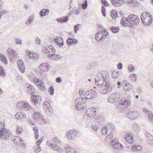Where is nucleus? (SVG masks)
<instances>
[{
  "instance_id": "e2e57ef3",
  "label": "nucleus",
  "mask_w": 153,
  "mask_h": 153,
  "mask_svg": "<svg viewBox=\"0 0 153 153\" xmlns=\"http://www.w3.org/2000/svg\"><path fill=\"white\" fill-rule=\"evenodd\" d=\"M80 25V24H77L74 26V30L75 33H76L77 30L79 29V27Z\"/></svg>"
},
{
  "instance_id": "7ed1b4c3",
  "label": "nucleus",
  "mask_w": 153,
  "mask_h": 153,
  "mask_svg": "<svg viewBox=\"0 0 153 153\" xmlns=\"http://www.w3.org/2000/svg\"><path fill=\"white\" fill-rule=\"evenodd\" d=\"M98 85L100 86V87H97V89L101 94H106L112 90V85L108 81H105L102 84L100 82V84H98Z\"/></svg>"
},
{
  "instance_id": "20e7f679",
  "label": "nucleus",
  "mask_w": 153,
  "mask_h": 153,
  "mask_svg": "<svg viewBox=\"0 0 153 153\" xmlns=\"http://www.w3.org/2000/svg\"><path fill=\"white\" fill-rule=\"evenodd\" d=\"M141 19L143 23L145 26L151 25L152 22V16L148 12H143L141 15Z\"/></svg>"
},
{
  "instance_id": "9b49d317",
  "label": "nucleus",
  "mask_w": 153,
  "mask_h": 153,
  "mask_svg": "<svg viewBox=\"0 0 153 153\" xmlns=\"http://www.w3.org/2000/svg\"><path fill=\"white\" fill-rule=\"evenodd\" d=\"M50 49H51L52 53H53L55 52V49L52 45L44 47L42 50V52L43 54H48L51 52V51H49V50Z\"/></svg>"
},
{
  "instance_id": "680f3d73",
  "label": "nucleus",
  "mask_w": 153,
  "mask_h": 153,
  "mask_svg": "<svg viewBox=\"0 0 153 153\" xmlns=\"http://www.w3.org/2000/svg\"><path fill=\"white\" fill-rule=\"evenodd\" d=\"M150 123H152L153 121V114L148 116V117Z\"/></svg>"
},
{
  "instance_id": "2f4dec72",
  "label": "nucleus",
  "mask_w": 153,
  "mask_h": 153,
  "mask_svg": "<svg viewBox=\"0 0 153 153\" xmlns=\"http://www.w3.org/2000/svg\"><path fill=\"white\" fill-rule=\"evenodd\" d=\"M52 148L53 150H56L59 152L60 153L62 152V150H61V148L56 144H53L52 147Z\"/></svg>"
},
{
  "instance_id": "69168bd1",
  "label": "nucleus",
  "mask_w": 153,
  "mask_h": 153,
  "mask_svg": "<svg viewBox=\"0 0 153 153\" xmlns=\"http://www.w3.org/2000/svg\"><path fill=\"white\" fill-rule=\"evenodd\" d=\"M49 11V10L48 9H43L42 10H41V13L42 12H44V13L45 14V15H46L47 13V14H48V13Z\"/></svg>"
},
{
  "instance_id": "864d4df0",
  "label": "nucleus",
  "mask_w": 153,
  "mask_h": 153,
  "mask_svg": "<svg viewBox=\"0 0 153 153\" xmlns=\"http://www.w3.org/2000/svg\"><path fill=\"white\" fill-rule=\"evenodd\" d=\"M73 41H72V39L71 38H68L67 40V43L69 45H72V42Z\"/></svg>"
},
{
  "instance_id": "49530a36",
  "label": "nucleus",
  "mask_w": 153,
  "mask_h": 153,
  "mask_svg": "<svg viewBox=\"0 0 153 153\" xmlns=\"http://www.w3.org/2000/svg\"><path fill=\"white\" fill-rule=\"evenodd\" d=\"M48 92L51 95L53 94L54 92V89L52 86L50 87L48 89Z\"/></svg>"
},
{
  "instance_id": "f257e3e1",
  "label": "nucleus",
  "mask_w": 153,
  "mask_h": 153,
  "mask_svg": "<svg viewBox=\"0 0 153 153\" xmlns=\"http://www.w3.org/2000/svg\"><path fill=\"white\" fill-rule=\"evenodd\" d=\"M140 21L139 18L137 16L134 14H131L127 18L123 17L120 22L123 26L133 27V25H138Z\"/></svg>"
},
{
  "instance_id": "603ef678",
  "label": "nucleus",
  "mask_w": 153,
  "mask_h": 153,
  "mask_svg": "<svg viewBox=\"0 0 153 153\" xmlns=\"http://www.w3.org/2000/svg\"><path fill=\"white\" fill-rule=\"evenodd\" d=\"M102 132L103 134H107L108 133L107 128V127H105L103 128L102 129Z\"/></svg>"
},
{
  "instance_id": "2eb2a0df",
  "label": "nucleus",
  "mask_w": 153,
  "mask_h": 153,
  "mask_svg": "<svg viewBox=\"0 0 153 153\" xmlns=\"http://www.w3.org/2000/svg\"><path fill=\"white\" fill-rule=\"evenodd\" d=\"M39 69L42 71H47L49 69V65L46 63H42L39 66Z\"/></svg>"
},
{
  "instance_id": "b1692460",
  "label": "nucleus",
  "mask_w": 153,
  "mask_h": 153,
  "mask_svg": "<svg viewBox=\"0 0 153 153\" xmlns=\"http://www.w3.org/2000/svg\"><path fill=\"white\" fill-rule=\"evenodd\" d=\"M39 88L40 91H45L46 89L44 82L39 79Z\"/></svg>"
},
{
  "instance_id": "de8ad7c7",
  "label": "nucleus",
  "mask_w": 153,
  "mask_h": 153,
  "mask_svg": "<svg viewBox=\"0 0 153 153\" xmlns=\"http://www.w3.org/2000/svg\"><path fill=\"white\" fill-rule=\"evenodd\" d=\"M38 115V112H35L32 115L33 118L35 120H38V118L37 116Z\"/></svg>"
},
{
  "instance_id": "72a5a7b5",
  "label": "nucleus",
  "mask_w": 153,
  "mask_h": 153,
  "mask_svg": "<svg viewBox=\"0 0 153 153\" xmlns=\"http://www.w3.org/2000/svg\"><path fill=\"white\" fill-rule=\"evenodd\" d=\"M110 29L113 33H117L120 30L119 27L114 26H112L111 27Z\"/></svg>"
},
{
  "instance_id": "79ce46f5",
  "label": "nucleus",
  "mask_w": 153,
  "mask_h": 153,
  "mask_svg": "<svg viewBox=\"0 0 153 153\" xmlns=\"http://www.w3.org/2000/svg\"><path fill=\"white\" fill-rule=\"evenodd\" d=\"M18 139H19V141H20L21 142L20 143V144H21V145H22L23 144L24 145L25 144L23 142V139L22 138H19L17 137H16L14 139V141H15V142L17 143V142L16 141V139L18 140ZM17 144H19V142L18 141H17Z\"/></svg>"
},
{
  "instance_id": "aec40b11",
  "label": "nucleus",
  "mask_w": 153,
  "mask_h": 153,
  "mask_svg": "<svg viewBox=\"0 0 153 153\" xmlns=\"http://www.w3.org/2000/svg\"><path fill=\"white\" fill-rule=\"evenodd\" d=\"M111 144L112 147L115 149H121L123 148V145L118 142H112Z\"/></svg>"
},
{
  "instance_id": "f704fd0d",
  "label": "nucleus",
  "mask_w": 153,
  "mask_h": 153,
  "mask_svg": "<svg viewBox=\"0 0 153 153\" xmlns=\"http://www.w3.org/2000/svg\"><path fill=\"white\" fill-rule=\"evenodd\" d=\"M117 12L116 10H113L111 12V15L113 19H115L117 17H118L117 15Z\"/></svg>"
},
{
  "instance_id": "a878e982",
  "label": "nucleus",
  "mask_w": 153,
  "mask_h": 153,
  "mask_svg": "<svg viewBox=\"0 0 153 153\" xmlns=\"http://www.w3.org/2000/svg\"><path fill=\"white\" fill-rule=\"evenodd\" d=\"M0 61L5 65L7 64V60L6 56L1 53H0Z\"/></svg>"
},
{
  "instance_id": "5701e85b",
  "label": "nucleus",
  "mask_w": 153,
  "mask_h": 153,
  "mask_svg": "<svg viewBox=\"0 0 153 153\" xmlns=\"http://www.w3.org/2000/svg\"><path fill=\"white\" fill-rule=\"evenodd\" d=\"M7 52L9 55L11 56V58H13L16 57V53L13 49H9L8 50Z\"/></svg>"
},
{
  "instance_id": "ea45409f",
  "label": "nucleus",
  "mask_w": 153,
  "mask_h": 153,
  "mask_svg": "<svg viewBox=\"0 0 153 153\" xmlns=\"http://www.w3.org/2000/svg\"><path fill=\"white\" fill-rule=\"evenodd\" d=\"M114 97L112 94L108 98V101L112 103H115L116 101L115 100Z\"/></svg>"
},
{
  "instance_id": "c9c22d12",
  "label": "nucleus",
  "mask_w": 153,
  "mask_h": 153,
  "mask_svg": "<svg viewBox=\"0 0 153 153\" xmlns=\"http://www.w3.org/2000/svg\"><path fill=\"white\" fill-rule=\"evenodd\" d=\"M112 94L114 97V98L115 99V100L116 101H118L120 98V94L119 93H116Z\"/></svg>"
},
{
  "instance_id": "774afa93",
  "label": "nucleus",
  "mask_w": 153,
  "mask_h": 153,
  "mask_svg": "<svg viewBox=\"0 0 153 153\" xmlns=\"http://www.w3.org/2000/svg\"><path fill=\"white\" fill-rule=\"evenodd\" d=\"M9 11L7 10H3L1 11H0V14H1V15H4L5 14L8 13Z\"/></svg>"
},
{
  "instance_id": "58836bf2",
  "label": "nucleus",
  "mask_w": 153,
  "mask_h": 153,
  "mask_svg": "<svg viewBox=\"0 0 153 153\" xmlns=\"http://www.w3.org/2000/svg\"><path fill=\"white\" fill-rule=\"evenodd\" d=\"M69 132L71 133V135L72 137L74 139L77 136V132L74 130H70L69 131Z\"/></svg>"
},
{
  "instance_id": "6ab92c4d",
  "label": "nucleus",
  "mask_w": 153,
  "mask_h": 153,
  "mask_svg": "<svg viewBox=\"0 0 153 153\" xmlns=\"http://www.w3.org/2000/svg\"><path fill=\"white\" fill-rule=\"evenodd\" d=\"M125 139L127 143L131 144L133 143L134 140L132 134L126 133L125 135Z\"/></svg>"
},
{
  "instance_id": "c03bdc74",
  "label": "nucleus",
  "mask_w": 153,
  "mask_h": 153,
  "mask_svg": "<svg viewBox=\"0 0 153 153\" xmlns=\"http://www.w3.org/2000/svg\"><path fill=\"white\" fill-rule=\"evenodd\" d=\"M34 18L33 16H30L29 17V19L27 20V24L28 23L29 24H31L33 21Z\"/></svg>"
},
{
  "instance_id": "8fccbe9b",
  "label": "nucleus",
  "mask_w": 153,
  "mask_h": 153,
  "mask_svg": "<svg viewBox=\"0 0 153 153\" xmlns=\"http://www.w3.org/2000/svg\"><path fill=\"white\" fill-rule=\"evenodd\" d=\"M15 43L16 44H19L20 45L22 44V40H20L19 39L16 38L15 39Z\"/></svg>"
},
{
  "instance_id": "1a4fd4ad",
  "label": "nucleus",
  "mask_w": 153,
  "mask_h": 153,
  "mask_svg": "<svg viewBox=\"0 0 153 153\" xmlns=\"http://www.w3.org/2000/svg\"><path fill=\"white\" fill-rule=\"evenodd\" d=\"M119 1V2H117V4H115L116 7L120 6L124 4V3H126L127 4L128 6H131L134 5L136 6L135 4H136L137 6V1H131L130 0H120Z\"/></svg>"
},
{
  "instance_id": "3c124183",
  "label": "nucleus",
  "mask_w": 153,
  "mask_h": 153,
  "mask_svg": "<svg viewBox=\"0 0 153 153\" xmlns=\"http://www.w3.org/2000/svg\"><path fill=\"white\" fill-rule=\"evenodd\" d=\"M66 136L67 138L69 140H71L73 139V137L71 135V133L69 132V131H68L66 134Z\"/></svg>"
},
{
  "instance_id": "39448f33",
  "label": "nucleus",
  "mask_w": 153,
  "mask_h": 153,
  "mask_svg": "<svg viewBox=\"0 0 153 153\" xmlns=\"http://www.w3.org/2000/svg\"><path fill=\"white\" fill-rule=\"evenodd\" d=\"M10 134V131L5 129L4 123L0 122V138L7 139L9 138Z\"/></svg>"
},
{
  "instance_id": "e433bc0d",
  "label": "nucleus",
  "mask_w": 153,
  "mask_h": 153,
  "mask_svg": "<svg viewBox=\"0 0 153 153\" xmlns=\"http://www.w3.org/2000/svg\"><path fill=\"white\" fill-rule=\"evenodd\" d=\"M47 115L51 116L53 113V110L52 107L47 108L46 110H45Z\"/></svg>"
},
{
  "instance_id": "393cba45",
  "label": "nucleus",
  "mask_w": 153,
  "mask_h": 153,
  "mask_svg": "<svg viewBox=\"0 0 153 153\" xmlns=\"http://www.w3.org/2000/svg\"><path fill=\"white\" fill-rule=\"evenodd\" d=\"M62 38H61L58 39H55L54 41L60 47H62L63 45V41Z\"/></svg>"
},
{
  "instance_id": "09e8293b",
  "label": "nucleus",
  "mask_w": 153,
  "mask_h": 153,
  "mask_svg": "<svg viewBox=\"0 0 153 153\" xmlns=\"http://www.w3.org/2000/svg\"><path fill=\"white\" fill-rule=\"evenodd\" d=\"M36 145L33 147V149L35 150V152L36 153L38 152V140L36 142Z\"/></svg>"
},
{
  "instance_id": "338daca9",
  "label": "nucleus",
  "mask_w": 153,
  "mask_h": 153,
  "mask_svg": "<svg viewBox=\"0 0 153 153\" xmlns=\"http://www.w3.org/2000/svg\"><path fill=\"white\" fill-rule=\"evenodd\" d=\"M16 131L19 134H20L22 133V131L21 130V128L20 126L18 127L16 130Z\"/></svg>"
},
{
  "instance_id": "5fc2aeb1",
  "label": "nucleus",
  "mask_w": 153,
  "mask_h": 153,
  "mask_svg": "<svg viewBox=\"0 0 153 153\" xmlns=\"http://www.w3.org/2000/svg\"><path fill=\"white\" fill-rule=\"evenodd\" d=\"M101 2L102 4L106 7L109 5V4L107 2L106 0H101Z\"/></svg>"
},
{
  "instance_id": "6e6552de",
  "label": "nucleus",
  "mask_w": 153,
  "mask_h": 153,
  "mask_svg": "<svg viewBox=\"0 0 153 153\" xmlns=\"http://www.w3.org/2000/svg\"><path fill=\"white\" fill-rule=\"evenodd\" d=\"M108 75V73L105 71L102 72L101 74H98L96 76L95 78V83H97L98 82H100L101 80L103 81L104 82L105 81H107L106 79Z\"/></svg>"
},
{
  "instance_id": "4be33fe9",
  "label": "nucleus",
  "mask_w": 153,
  "mask_h": 153,
  "mask_svg": "<svg viewBox=\"0 0 153 153\" xmlns=\"http://www.w3.org/2000/svg\"><path fill=\"white\" fill-rule=\"evenodd\" d=\"M57 21L61 23L67 22L69 20V16H66L63 17L56 19Z\"/></svg>"
},
{
  "instance_id": "423d86ee",
  "label": "nucleus",
  "mask_w": 153,
  "mask_h": 153,
  "mask_svg": "<svg viewBox=\"0 0 153 153\" xmlns=\"http://www.w3.org/2000/svg\"><path fill=\"white\" fill-rule=\"evenodd\" d=\"M75 102V108L77 110H81L84 108V105L86 102V100L85 98L79 97L76 99Z\"/></svg>"
},
{
  "instance_id": "ddd939ff",
  "label": "nucleus",
  "mask_w": 153,
  "mask_h": 153,
  "mask_svg": "<svg viewBox=\"0 0 153 153\" xmlns=\"http://www.w3.org/2000/svg\"><path fill=\"white\" fill-rule=\"evenodd\" d=\"M139 116L138 112L136 111H129L128 113L127 117L131 120H134L135 118Z\"/></svg>"
},
{
  "instance_id": "bf43d9fd",
  "label": "nucleus",
  "mask_w": 153,
  "mask_h": 153,
  "mask_svg": "<svg viewBox=\"0 0 153 153\" xmlns=\"http://www.w3.org/2000/svg\"><path fill=\"white\" fill-rule=\"evenodd\" d=\"M33 82L38 87V78H34L33 79Z\"/></svg>"
},
{
  "instance_id": "a211bd4d",
  "label": "nucleus",
  "mask_w": 153,
  "mask_h": 153,
  "mask_svg": "<svg viewBox=\"0 0 153 153\" xmlns=\"http://www.w3.org/2000/svg\"><path fill=\"white\" fill-rule=\"evenodd\" d=\"M119 103L121 105H125L127 107L130 105L131 101L129 99H123L119 101Z\"/></svg>"
},
{
  "instance_id": "13d9d810",
  "label": "nucleus",
  "mask_w": 153,
  "mask_h": 153,
  "mask_svg": "<svg viewBox=\"0 0 153 153\" xmlns=\"http://www.w3.org/2000/svg\"><path fill=\"white\" fill-rule=\"evenodd\" d=\"M128 70L129 71L131 72H132L134 69V66L132 65H130L128 66Z\"/></svg>"
},
{
  "instance_id": "4468645a",
  "label": "nucleus",
  "mask_w": 153,
  "mask_h": 153,
  "mask_svg": "<svg viewBox=\"0 0 153 153\" xmlns=\"http://www.w3.org/2000/svg\"><path fill=\"white\" fill-rule=\"evenodd\" d=\"M17 65L20 71L23 73L25 71V67L23 61L21 60H19L17 62Z\"/></svg>"
},
{
  "instance_id": "9d476101",
  "label": "nucleus",
  "mask_w": 153,
  "mask_h": 153,
  "mask_svg": "<svg viewBox=\"0 0 153 153\" xmlns=\"http://www.w3.org/2000/svg\"><path fill=\"white\" fill-rule=\"evenodd\" d=\"M97 93L95 91L89 90L86 91L84 94L85 99L90 100L96 97Z\"/></svg>"
},
{
  "instance_id": "7c9ffc66",
  "label": "nucleus",
  "mask_w": 153,
  "mask_h": 153,
  "mask_svg": "<svg viewBox=\"0 0 153 153\" xmlns=\"http://www.w3.org/2000/svg\"><path fill=\"white\" fill-rule=\"evenodd\" d=\"M132 88V85L129 83H126L125 86H123L124 90L126 91H128L131 90Z\"/></svg>"
},
{
  "instance_id": "f3484780",
  "label": "nucleus",
  "mask_w": 153,
  "mask_h": 153,
  "mask_svg": "<svg viewBox=\"0 0 153 153\" xmlns=\"http://www.w3.org/2000/svg\"><path fill=\"white\" fill-rule=\"evenodd\" d=\"M94 109V110L91 108L88 109L85 112L86 114L89 117H94L96 115V112L95 109Z\"/></svg>"
},
{
  "instance_id": "c756f323",
  "label": "nucleus",
  "mask_w": 153,
  "mask_h": 153,
  "mask_svg": "<svg viewBox=\"0 0 153 153\" xmlns=\"http://www.w3.org/2000/svg\"><path fill=\"white\" fill-rule=\"evenodd\" d=\"M102 33L101 32H97L95 35V39L98 42H100V41L102 39H101V37H102Z\"/></svg>"
},
{
  "instance_id": "f03ea898",
  "label": "nucleus",
  "mask_w": 153,
  "mask_h": 153,
  "mask_svg": "<svg viewBox=\"0 0 153 153\" xmlns=\"http://www.w3.org/2000/svg\"><path fill=\"white\" fill-rule=\"evenodd\" d=\"M25 88L27 89V92L31 94V102L33 105H36L38 102V99L37 95H35V89L33 85L26 83L24 86Z\"/></svg>"
},
{
  "instance_id": "37998d69",
  "label": "nucleus",
  "mask_w": 153,
  "mask_h": 153,
  "mask_svg": "<svg viewBox=\"0 0 153 153\" xmlns=\"http://www.w3.org/2000/svg\"><path fill=\"white\" fill-rule=\"evenodd\" d=\"M33 130L34 131V133L35 134V137L36 139H37L38 138V134H37L36 131H37L38 133V129L37 127H35L33 128Z\"/></svg>"
},
{
  "instance_id": "a19ab883",
  "label": "nucleus",
  "mask_w": 153,
  "mask_h": 153,
  "mask_svg": "<svg viewBox=\"0 0 153 153\" xmlns=\"http://www.w3.org/2000/svg\"><path fill=\"white\" fill-rule=\"evenodd\" d=\"M5 75V73L3 67L0 65V76H4Z\"/></svg>"
},
{
  "instance_id": "4c0bfd02",
  "label": "nucleus",
  "mask_w": 153,
  "mask_h": 153,
  "mask_svg": "<svg viewBox=\"0 0 153 153\" xmlns=\"http://www.w3.org/2000/svg\"><path fill=\"white\" fill-rule=\"evenodd\" d=\"M120 73L119 72L114 71L112 73V77L114 78H118L119 75Z\"/></svg>"
},
{
  "instance_id": "412c9836",
  "label": "nucleus",
  "mask_w": 153,
  "mask_h": 153,
  "mask_svg": "<svg viewBox=\"0 0 153 153\" xmlns=\"http://www.w3.org/2000/svg\"><path fill=\"white\" fill-rule=\"evenodd\" d=\"M64 150L65 151L66 153H72L74 151V149L69 145L67 144L65 145L64 147Z\"/></svg>"
},
{
  "instance_id": "4d7b16f0",
  "label": "nucleus",
  "mask_w": 153,
  "mask_h": 153,
  "mask_svg": "<svg viewBox=\"0 0 153 153\" xmlns=\"http://www.w3.org/2000/svg\"><path fill=\"white\" fill-rule=\"evenodd\" d=\"M105 7L102 6V12L103 16H105L106 15V13L105 12Z\"/></svg>"
},
{
  "instance_id": "473e14b6",
  "label": "nucleus",
  "mask_w": 153,
  "mask_h": 153,
  "mask_svg": "<svg viewBox=\"0 0 153 153\" xmlns=\"http://www.w3.org/2000/svg\"><path fill=\"white\" fill-rule=\"evenodd\" d=\"M101 33H102V35L101 39H105L108 35V32L106 30H102Z\"/></svg>"
},
{
  "instance_id": "6e6d98bb",
  "label": "nucleus",
  "mask_w": 153,
  "mask_h": 153,
  "mask_svg": "<svg viewBox=\"0 0 153 153\" xmlns=\"http://www.w3.org/2000/svg\"><path fill=\"white\" fill-rule=\"evenodd\" d=\"M147 140L148 143L153 144V136L150 137L149 139H147Z\"/></svg>"
},
{
  "instance_id": "bb28decb",
  "label": "nucleus",
  "mask_w": 153,
  "mask_h": 153,
  "mask_svg": "<svg viewBox=\"0 0 153 153\" xmlns=\"http://www.w3.org/2000/svg\"><path fill=\"white\" fill-rule=\"evenodd\" d=\"M51 102L49 101H45L43 103V107L45 110H46L47 108L51 107Z\"/></svg>"
},
{
  "instance_id": "cd10ccee",
  "label": "nucleus",
  "mask_w": 153,
  "mask_h": 153,
  "mask_svg": "<svg viewBox=\"0 0 153 153\" xmlns=\"http://www.w3.org/2000/svg\"><path fill=\"white\" fill-rule=\"evenodd\" d=\"M46 123V121L43 117V115L39 112V124L43 125Z\"/></svg>"
},
{
  "instance_id": "c85d7f7f",
  "label": "nucleus",
  "mask_w": 153,
  "mask_h": 153,
  "mask_svg": "<svg viewBox=\"0 0 153 153\" xmlns=\"http://www.w3.org/2000/svg\"><path fill=\"white\" fill-rule=\"evenodd\" d=\"M97 65L98 63L96 62L91 63L87 65L86 69L88 70H90L95 67Z\"/></svg>"
},
{
  "instance_id": "0e129e2a",
  "label": "nucleus",
  "mask_w": 153,
  "mask_h": 153,
  "mask_svg": "<svg viewBox=\"0 0 153 153\" xmlns=\"http://www.w3.org/2000/svg\"><path fill=\"white\" fill-rule=\"evenodd\" d=\"M91 128L94 131H97L98 128V126L96 125H92Z\"/></svg>"
},
{
  "instance_id": "dca6fc26",
  "label": "nucleus",
  "mask_w": 153,
  "mask_h": 153,
  "mask_svg": "<svg viewBox=\"0 0 153 153\" xmlns=\"http://www.w3.org/2000/svg\"><path fill=\"white\" fill-rule=\"evenodd\" d=\"M48 57L50 59L55 61L59 60L61 59L62 58L61 56L53 53L49 54L48 55Z\"/></svg>"
},
{
  "instance_id": "0eeeda50",
  "label": "nucleus",
  "mask_w": 153,
  "mask_h": 153,
  "mask_svg": "<svg viewBox=\"0 0 153 153\" xmlns=\"http://www.w3.org/2000/svg\"><path fill=\"white\" fill-rule=\"evenodd\" d=\"M16 107L19 109L27 111L31 108V106L27 102L25 101L20 102L17 104Z\"/></svg>"
},
{
  "instance_id": "052dcab7",
  "label": "nucleus",
  "mask_w": 153,
  "mask_h": 153,
  "mask_svg": "<svg viewBox=\"0 0 153 153\" xmlns=\"http://www.w3.org/2000/svg\"><path fill=\"white\" fill-rule=\"evenodd\" d=\"M53 141L56 143H60L61 142V141L60 140L59 138H58L57 137H56L54 138L53 140Z\"/></svg>"
},
{
  "instance_id": "f8f14e48",
  "label": "nucleus",
  "mask_w": 153,
  "mask_h": 153,
  "mask_svg": "<svg viewBox=\"0 0 153 153\" xmlns=\"http://www.w3.org/2000/svg\"><path fill=\"white\" fill-rule=\"evenodd\" d=\"M26 53L29 57L33 60H37L38 58V54L35 53L34 52H30L29 51H26Z\"/></svg>"
},
{
  "instance_id": "a18cd8bd",
  "label": "nucleus",
  "mask_w": 153,
  "mask_h": 153,
  "mask_svg": "<svg viewBox=\"0 0 153 153\" xmlns=\"http://www.w3.org/2000/svg\"><path fill=\"white\" fill-rule=\"evenodd\" d=\"M88 6V2L87 0H85L82 4V7L83 9H85Z\"/></svg>"
}]
</instances>
